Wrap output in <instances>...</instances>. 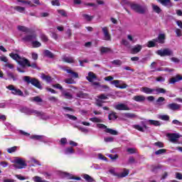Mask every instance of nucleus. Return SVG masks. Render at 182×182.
Masks as SVG:
<instances>
[{
	"label": "nucleus",
	"mask_w": 182,
	"mask_h": 182,
	"mask_svg": "<svg viewBox=\"0 0 182 182\" xmlns=\"http://www.w3.org/2000/svg\"><path fill=\"white\" fill-rule=\"evenodd\" d=\"M17 63L20 65V66H22V68H26L29 65V60L25 58H20L19 60L17 61Z\"/></svg>",
	"instance_id": "4468645a"
},
{
	"label": "nucleus",
	"mask_w": 182,
	"mask_h": 182,
	"mask_svg": "<svg viewBox=\"0 0 182 182\" xmlns=\"http://www.w3.org/2000/svg\"><path fill=\"white\" fill-rule=\"evenodd\" d=\"M105 133H109V134H112V136H117L119 134V132L114 129H112L110 128H107L105 130Z\"/></svg>",
	"instance_id": "c85d7f7f"
},
{
	"label": "nucleus",
	"mask_w": 182,
	"mask_h": 182,
	"mask_svg": "<svg viewBox=\"0 0 182 182\" xmlns=\"http://www.w3.org/2000/svg\"><path fill=\"white\" fill-rule=\"evenodd\" d=\"M143 46L140 45H136L134 48H132V53H139L140 50H141Z\"/></svg>",
	"instance_id": "bb28decb"
},
{
	"label": "nucleus",
	"mask_w": 182,
	"mask_h": 182,
	"mask_svg": "<svg viewBox=\"0 0 182 182\" xmlns=\"http://www.w3.org/2000/svg\"><path fill=\"white\" fill-rule=\"evenodd\" d=\"M121 43L127 48H129L130 46V43L126 39H122Z\"/></svg>",
	"instance_id": "e2e57ef3"
},
{
	"label": "nucleus",
	"mask_w": 182,
	"mask_h": 182,
	"mask_svg": "<svg viewBox=\"0 0 182 182\" xmlns=\"http://www.w3.org/2000/svg\"><path fill=\"white\" fill-rule=\"evenodd\" d=\"M82 16H83L84 19H85L88 22H90V21H92V19H93V16H89L88 14H82Z\"/></svg>",
	"instance_id": "13d9d810"
},
{
	"label": "nucleus",
	"mask_w": 182,
	"mask_h": 182,
	"mask_svg": "<svg viewBox=\"0 0 182 182\" xmlns=\"http://www.w3.org/2000/svg\"><path fill=\"white\" fill-rule=\"evenodd\" d=\"M43 54L46 58H49V59H53V58H55V54H53L49 50H45Z\"/></svg>",
	"instance_id": "a878e982"
},
{
	"label": "nucleus",
	"mask_w": 182,
	"mask_h": 182,
	"mask_svg": "<svg viewBox=\"0 0 182 182\" xmlns=\"http://www.w3.org/2000/svg\"><path fill=\"white\" fill-rule=\"evenodd\" d=\"M104 102H105L102 101V100L98 99L96 100V105L98 106L99 107H102V106H103Z\"/></svg>",
	"instance_id": "69168bd1"
},
{
	"label": "nucleus",
	"mask_w": 182,
	"mask_h": 182,
	"mask_svg": "<svg viewBox=\"0 0 182 182\" xmlns=\"http://www.w3.org/2000/svg\"><path fill=\"white\" fill-rule=\"evenodd\" d=\"M109 172L114 177H119V173H116V171L114 168L109 169Z\"/></svg>",
	"instance_id": "338daca9"
},
{
	"label": "nucleus",
	"mask_w": 182,
	"mask_h": 182,
	"mask_svg": "<svg viewBox=\"0 0 182 182\" xmlns=\"http://www.w3.org/2000/svg\"><path fill=\"white\" fill-rule=\"evenodd\" d=\"M148 122L149 123V124H151L152 126H156V127L161 126V123L159 121L149 119V120H148Z\"/></svg>",
	"instance_id": "2f4dec72"
},
{
	"label": "nucleus",
	"mask_w": 182,
	"mask_h": 182,
	"mask_svg": "<svg viewBox=\"0 0 182 182\" xmlns=\"http://www.w3.org/2000/svg\"><path fill=\"white\" fill-rule=\"evenodd\" d=\"M166 98L163 97H159L156 100V106H163L162 102H165Z\"/></svg>",
	"instance_id": "72a5a7b5"
},
{
	"label": "nucleus",
	"mask_w": 182,
	"mask_h": 182,
	"mask_svg": "<svg viewBox=\"0 0 182 182\" xmlns=\"http://www.w3.org/2000/svg\"><path fill=\"white\" fill-rule=\"evenodd\" d=\"M76 96H77V97H80V99H86V98H87V94H86V93H85L82 91H80V92H77Z\"/></svg>",
	"instance_id": "f704fd0d"
},
{
	"label": "nucleus",
	"mask_w": 182,
	"mask_h": 182,
	"mask_svg": "<svg viewBox=\"0 0 182 182\" xmlns=\"http://www.w3.org/2000/svg\"><path fill=\"white\" fill-rule=\"evenodd\" d=\"M160 168H161V166H156V165L151 166V171H152V173H158Z\"/></svg>",
	"instance_id": "e433bc0d"
},
{
	"label": "nucleus",
	"mask_w": 182,
	"mask_h": 182,
	"mask_svg": "<svg viewBox=\"0 0 182 182\" xmlns=\"http://www.w3.org/2000/svg\"><path fill=\"white\" fill-rule=\"evenodd\" d=\"M58 13L60 14V15H61V16H64L65 18H66V16H68V14H66V11L61 9V10H57Z\"/></svg>",
	"instance_id": "052dcab7"
},
{
	"label": "nucleus",
	"mask_w": 182,
	"mask_h": 182,
	"mask_svg": "<svg viewBox=\"0 0 182 182\" xmlns=\"http://www.w3.org/2000/svg\"><path fill=\"white\" fill-rule=\"evenodd\" d=\"M75 153V151L72 147H68L65 150V154H73Z\"/></svg>",
	"instance_id": "3c124183"
},
{
	"label": "nucleus",
	"mask_w": 182,
	"mask_h": 182,
	"mask_svg": "<svg viewBox=\"0 0 182 182\" xmlns=\"http://www.w3.org/2000/svg\"><path fill=\"white\" fill-rule=\"evenodd\" d=\"M114 109H116V110H130V107H129L127 105L123 103L115 105Z\"/></svg>",
	"instance_id": "2eb2a0df"
},
{
	"label": "nucleus",
	"mask_w": 182,
	"mask_h": 182,
	"mask_svg": "<svg viewBox=\"0 0 182 182\" xmlns=\"http://www.w3.org/2000/svg\"><path fill=\"white\" fill-rule=\"evenodd\" d=\"M102 33L104 35V41H112V36L109 33L107 27L102 28Z\"/></svg>",
	"instance_id": "9b49d317"
},
{
	"label": "nucleus",
	"mask_w": 182,
	"mask_h": 182,
	"mask_svg": "<svg viewBox=\"0 0 182 182\" xmlns=\"http://www.w3.org/2000/svg\"><path fill=\"white\" fill-rule=\"evenodd\" d=\"M109 120H116L117 119V115H116V112H111L108 115Z\"/></svg>",
	"instance_id": "79ce46f5"
},
{
	"label": "nucleus",
	"mask_w": 182,
	"mask_h": 182,
	"mask_svg": "<svg viewBox=\"0 0 182 182\" xmlns=\"http://www.w3.org/2000/svg\"><path fill=\"white\" fill-rule=\"evenodd\" d=\"M104 141H105V143H112L114 141V138L112 136L105 137Z\"/></svg>",
	"instance_id": "4d7b16f0"
},
{
	"label": "nucleus",
	"mask_w": 182,
	"mask_h": 182,
	"mask_svg": "<svg viewBox=\"0 0 182 182\" xmlns=\"http://www.w3.org/2000/svg\"><path fill=\"white\" fill-rule=\"evenodd\" d=\"M100 52H101V55H103V53H110V52H112V49L107 47H101Z\"/></svg>",
	"instance_id": "c9c22d12"
},
{
	"label": "nucleus",
	"mask_w": 182,
	"mask_h": 182,
	"mask_svg": "<svg viewBox=\"0 0 182 182\" xmlns=\"http://www.w3.org/2000/svg\"><path fill=\"white\" fill-rule=\"evenodd\" d=\"M136 163H137V161H136V159H134V157L133 156H129L128 159V164H135Z\"/></svg>",
	"instance_id": "6e6d98bb"
},
{
	"label": "nucleus",
	"mask_w": 182,
	"mask_h": 182,
	"mask_svg": "<svg viewBox=\"0 0 182 182\" xmlns=\"http://www.w3.org/2000/svg\"><path fill=\"white\" fill-rule=\"evenodd\" d=\"M67 73H70V75H72V77H75V79H77L79 77V74L70 69L66 70Z\"/></svg>",
	"instance_id": "473e14b6"
},
{
	"label": "nucleus",
	"mask_w": 182,
	"mask_h": 182,
	"mask_svg": "<svg viewBox=\"0 0 182 182\" xmlns=\"http://www.w3.org/2000/svg\"><path fill=\"white\" fill-rule=\"evenodd\" d=\"M133 100L135 102H144V100H146V97L144 95H136L133 97Z\"/></svg>",
	"instance_id": "cd10ccee"
},
{
	"label": "nucleus",
	"mask_w": 182,
	"mask_h": 182,
	"mask_svg": "<svg viewBox=\"0 0 182 182\" xmlns=\"http://www.w3.org/2000/svg\"><path fill=\"white\" fill-rule=\"evenodd\" d=\"M31 43L33 48H41V46H42V43L38 41H33Z\"/></svg>",
	"instance_id": "49530a36"
},
{
	"label": "nucleus",
	"mask_w": 182,
	"mask_h": 182,
	"mask_svg": "<svg viewBox=\"0 0 182 182\" xmlns=\"http://www.w3.org/2000/svg\"><path fill=\"white\" fill-rule=\"evenodd\" d=\"M180 80H182V77L181 75H176L175 77H172L169 80V83H171V85H174V83H176V82H180Z\"/></svg>",
	"instance_id": "412c9836"
},
{
	"label": "nucleus",
	"mask_w": 182,
	"mask_h": 182,
	"mask_svg": "<svg viewBox=\"0 0 182 182\" xmlns=\"http://www.w3.org/2000/svg\"><path fill=\"white\" fill-rule=\"evenodd\" d=\"M112 65H115L116 66H122L123 63L120 60H114L112 62Z\"/></svg>",
	"instance_id": "bf43d9fd"
},
{
	"label": "nucleus",
	"mask_w": 182,
	"mask_h": 182,
	"mask_svg": "<svg viewBox=\"0 0 182 182\" xmlns=\"http://www.w3.org/2000/svg\"><path fill=\"white\" fill-rule=\"evenodd\" d=\"M140 123H141V125L134 124L132 125V127L133 129L138 130V132H141L142 133H144V130H147V129H149V127H147L144 121H141Z\"/></svg>",
	"instance_id": "0eeeda50"
},
{
	"label": "nucleus",
	"mask_w": 182,
	"mask_h": 182,
	"mask_svg": "<svg viewBox=\"0 0 182 182\" xmlns=\"http://www.w3.org/2000/svg\"><path fill=\"white\" fill-rule=\"evenodd\" d=\"M87 80H88V82H93V79H97V77L96 76V75H95V73H92V72H89L88 73V76L86 77Z\"/></svg>",
	"instance_id": "b1692460"
},
{
	"label": "nucleus",
	"mask_w": 182,
	"mask_h": 182,
	"mask_svg": "<svg viewBox=\"0 0 182 182\" xmlns=\"http://www.w3.org/2000/svg\"><path fill=\"white\" fill-rule=\"evenodd\" d=\"M37 37L38 36L36 35V33H33L26 36L22 38V41H23L24 42H33V41H36Z\"/></svg>",
	"instance_id": "9d476101"
},
{
	"label": "nucleus",
	"mask_w": 182,
	"mask_h": 182,
	"mask_svg": "<svg viewBox=\"0 0 182 182\" xmlns=\"http://www.w3.org/2000/svg\"><path fill=\"white\" fill-rule=\"evenodd\" d=\"M51 4L53 5V6H60V3L59 2V0L51 1Z\"/></svg>",
	"instance_id": "0e129e2a"
},
{
	"label": "nucleus",
	"mask_w": 182,
	"mask_h": 182,
	"mask_svg": "<svg viewBox=\"0 0 182 182\" xmlns=\"http://www.w3.org/2000/svg\"><path fill=\"white\" fill-rule=\"evenodd\" d=\"M40 38L42 41V42H48L49 41V38H48V36L43 33L40 35Z\"/></svg>",
	"instance_id": "603ef678"
},
{
	"label": "nucleus",
	"mask_w": 182,
	"mask_h": 182,
	"mask_svg": "<svg viewBox=\"0 0 182 182\" xmlns=\"http://www.w3.org/2000/svg\"><path fill=\"white\" fill-rule=\"evenodd\" d=\"M41 79L43 80H46V82H47V83H50V82H52V77H50L49 75H46L45 74L41 75Z\"/></svg>",
	"instance_id": "c756f323"
},
{
	"label": "nucleus",
	"mask_w": 182,
	"mask_h": 182,
	"mask_svg": "<svg viewBox=\"0 0 182 182\" xmlns=\"http://www.w3.org/2000/svg\"><path fill=\"white\" fill-rule=\"evenodd\" d=\"M62 59L63 62H65L66 63H75V59L73 57H68L64 55Z\"/></svg>",
	"instance_id": "4be33fe9"
},
{
	"label": "nucleus",
	"mask_w": 182,
	"mask_h": 182,
	"mask_svg": "<svg viewBox=\"0 0 182 182\" xmlns=\"http://www.w3.org/2000/svg\"><path fill=\"white\" fill-rule=\"evenodd\" d=\"M17 29L18 31H20L21 32H24L25 33H32V29L26 27V26H17Z\"/></svg>",
	"instance_id": "dca6fc26"
},
{
	"label": "nucleus",
	"mask_w": 182,
	"mask_h": 182,
	"mask_svg": "<svg viewBox=\"0 0 182 182\" xmlns=\"http://www.w3.org/2000/svg\"><path fill=\"white\" fill-rule=\"evenodd\" d=\"M63 96H64V97L65 99H73V95H72V94H70V92H63Z\"/></svg>",
	"instance_id": "37998d69"
},
{
	"label": "nucleus",
	"mask_w": 182,
	"mask_h": 182,
	"mask_svg": "<svg viewBox=\"0 0 182 182\" xmlns=\"http://www.w3.org/2000/svg\"><path fill=\"white\" fill-rule=\"evenodd\" d=\"M107 156L111 159L112 161H116L119 159V155H117V154H115L114 155L108 154Z\"/></svg>",
	"instance_id": "4c0bfd02"
},
{
	"label": "nucleus",
	"mask_w": 182,
	"mask_h": 182,
	"mask_svg": "<svg viewBox=\"0 0 182 182\" xmlns=\"http://www.w3.org/2000/svg\"><path fill=\"white\" fill-rule=\"evenodd\" d=\"M141 92L146 95H160V93H166L167 91L164 88H150L148 87H143L141 88Z\"/></svg>",
	"instance_id": "f03ea898"
},
{
	"label": "nucleus",
	"mask_w": 182,
	"mask_h": 182,
	"mask_svg": "<svg viewBox=\"0 0 182 182\" xmlns=\"http://www.w3.org/2000/svg\"><path fill=\"white\" fill-rule=\"evenodd\" d=\"M6 89H9V90L11 91L12 95H14L15 96H25L23 95V92L20 89L16 88L15 86L13 85H10L6 87Z\"/></svg>",
	"instance_id": "39448f33"
},
{
	"label": "nucleus",
	"mask_w": 182,
	"mask_h": 182,
	"mask_svg": "<svg viewBox=\"0 0 182 182\" xmlns=\"http://www.w3.org/2000/svg\"><path fill=\"white\" fill-rule=\"evenodd\" d=\"M157 55L161 57L164 56H173V50L168 49V48H165L164 50H159L157 51Z\"/></svg>",
	"instance_id": "6e6552de"
},
{
	"label": "nucleus",
	"mask_w": 182,
	"mask_h": 182,
	"mask_svg": "<svg viewBox=\"0 0 182 182\" xmlns=\"http://www.w3.org/2000/svg\"><path fill=\"white\" fill-rule=\"evenodd\" d=\"M19 110L21 113H24L28 116H31V114H36V113H38V110L33 109L32 108H29L28 107H21L19 109Z\"/></svg>",
	"instance_id": "423d86ee"
},
{
	"label": "nucleus",
	"mask_w": 182,
	"mask_h": 182,
	"mask_svg": "<svg viewBox=\"0 0 182 182\" xmlns=\"http://www.w3.org/2000/svg\"><path fill=\"white\" fill-rule=\"evenodd\" d=\"M46 136L43 135H33L30 136V139L32 140H38V141H42L43 143H48L46 140H45Z\"/></svg>",
	"instance_id": "ddd939ff"
},
{
	"label": "nucleus",
	"mask_w": 182,
	"mask_h": 182,
	"mask_svg": "<svg viewBox=\"0 0 182 182\" xmlns=\"http://www.w3.org/2000/svg\"><path fill=\"white\" fill-rule=\"evenodd\" d=\"M151 6H152L153 11H154V12H156V14H160L161 12V9H160V7H159V6L152 4Z\"/></svg>",
	"instance_id": "a19ab883"
},
{
	"label": "nucleus",
	"mask_w": 182,
	"mask_h": 182,
	"mask_svg": "<svg viewBox=\"0 0 182 182\" xmlns=\"http://www.w3.org/2000/svg\"><path fill=\"white\" fill-rule=\"evenodd\" d=\"M14 10L20 12V14H23V12H25V7L16 6L14 7Z\"/></svg>",
	"instance_id": "ea45409f"
},
{
	"label": "nucleus",
	"mask_w": 182,
	"mask_h": 182,
	"mask_svg": "<svg viewBox=\"0 0 182 182\" xmlns=\"http://www.w3.org/2000/svg\"><path fill=\"white\" fill-rule=\"evenodd\" d=\"M62 174L63 177H66L69 180H81L80 177H75L73 174H70V173L68 172H63Z\"/></svg>",
	"instance_id": "f3484780"
},
{
	"label": "nucleus",
	"mask_w": 182,
	"mask_h": 182,
	"mask_svg": "<svg viewBox=\"0 0 182 182\" xmlns=\"http://www.w3.org/2000/svg\"><path fill=\"white\" fill-rule=\"evenodd\" d=\"M154 41L161 44L165 43L166 34L160 33L156 38L154 39Z\"/></svg>",
	"instance_id": "f8f14e48"
},
{
	"label": "nucleus",
	"mask_w": 182,
	"mask_h": 182,
	"mask_svg": "<svg viewBox=\"0 0 182 182\" xmlns=\"http://www.w3.org/2000/svg\"><path fill=\"white\" fill-rule=\"evenodd\" d=\"M36 116H37V117H41L42 120H48V119H49V117L45 115V113H43V112L37 111V113H36Z\"/></svg>",
	"instance_id": "393cba45"
},
{
	"label": "nucleus",
	"mask_w": 182,
	"mask_h": 182,
	"mask_svg": "<svg viewBox=\"0 0 182 182\" xmlns=\"http://www.w3.org/2000/svg\"><path fill=\"white\" fill-rule=\"evenodd\" d=\"M13 163H15V164L13 165V167H14L16 170H21L22 168H25L28 166L25 160L19 157H16Z\"/></svg>",
	"instance_id": "20e7f679"
},
{
	"label": "nucleus",
	"mask_w": 182,
	"mask_h": 182,
	"mask_svg": "<svg viewBox=\"0 0 182 182\" xmlns=\"http://www.w3.org/2000/svg\"><path fill=\"white\" fill-rule=\"evenodd\" d=\"M156 41H154V39H153L152 41H149L147 43V47L148 48H154V46H156Z\"/></svg>",
	"instance_id": "864d4df0"
},
{
	"label": "nucleus",
	"mask_w": 182,
	"mask_h": 182,
	"mask_svg": "<svg viewBox=\"0 0 182 182\" xmlns=\"http://www.w3.org/2000/svg\"><path fill=\"white\" fill-rule=\"evenodd\" d=\"M130 8L134 12H136V14H139L140 15H145V14H147L149 12V9H147V6H143L140 4H129Z\"/></svg>",
	"instance_id": "f257e3e1"
},
{
	"label": "nucleus",
	"mask_w": 182,
	"mask_h": 182,
	"mask_svg": "<svg viewBox=\"0 0 182 182\" xmlns=\"http://www.w3.org/2000/svg\"><path fill=\"white\" fill-rule=\"evenodd\" d=\"M83 178L86 180L87 182L95 181V179H93V178H92V176H89L88 174H84Z\"/></svg>",
	"instance_id": "c03bdc74"
},
{
	"label": "nucleus",
	"mask_w": 182,
	"mask_h": 182,
	"mask_svg": "<svg viewBox=\"0 0 182 182\" xmlns=\"http://www.w3.org/2000/svg\"><path fill=\"white\" fill-rule=\"evenodd\" d=\"M33 180L34 182H49L48 181L42 179V178H41L40 176H34L33 177Z\"/></svg>",
	"instance_id": "09e8293b"
},
{
	"label": "nucleus",
	"mask_w": 182,
	"mask_h": 182,
	"mask_svg": "<svg viewBox=\"0 0 182 182\" xmlns=\"http://www.w3.org/2000/svg\"><path fill=\"white\" fill-rule=\"evenodd\" d=\"M23 82H26L27 85H32L35 87H37V89H40V90H42L43 87H42V85H41V82L39 80L35 78V77H31L29 76H24L23 77Z\"/></svg>",
	"instance_id": "7ed1b4c3"
},
{
	"label": "nucleus",
	"mask_w": 182,
	"mask_h": 182,
	"mask_svg": "<svg viewBox=\"0 0 182 182\" xmlns=\"http://www.w3.org/2000/svg\"><path fill=\"white\" fill-rule=\"evenodd\" d=\"M163 6H166V8H171L173 6V3H171V0H158Z\"/></svg>",
	"instance_id": "a211bd4d"
},
{
	"label": "nucleus",
	"mask_w": 182,
	"mask_h": 182,
	"mask_svg": "<svg viewBox=\"0 0 182 182\" xmlns=\"http://www.w3.org/2000/svg\"><path fill=\"white\" fill-rule=\"evenodd\" d=\"M124 117H127V119H136L137 116L136 114L127 112L124 114Z\"/></svg>",
	"instance_id": "7c9ffc66"
},
{
	"label": "nucleus",
	"mask_w": 182,
	"mask_h": 182,
	"mask_svg": "<svg viewBox=\"0 0 182 182\" xmlns=\"http://www.w3.org/2000/svg\"><path fill=\"white\" fill-rule=\"evenodd\" d=\"M32 102H36V103H42L43 100L39 96L34 97L31 99Z\"/></svg>",
	"instance_id": "8fccbe9b"
},
{
	"label": "nucleus",
	"mask_w": 182,
	"mask_h": 182,
	"mask_svg": "<svg viewBox=\"0 0 182 182\" xmlns=\"http://www.w3.org/2000/svg\"><path fill=\"white\" fill-rule=\"evenodd\" d=\"M167 137L169 139V141H171V143H176L178 141L180 134L177 133L168 134Z\"/></svg>",
	"instance_id": "1a4fd4ad"
},
{
	"label": "nucleus",
	"mask_w": 182,
	"mask_h": 182,
	"mask_svg": "<svg viewBox=\"0 0 182 182\" xmlns=\"http://www.w3.org/2000/svg\"><path fill=\"white\" fill-rule=\"evenodd\" d=\"M7 77L9 80L12 79L14 82H16V80H18V75H14V73L7 72Z\"/></svg>",
	"instance_id": "5701e85b"
},
{
	"label": "nucleus",
	"mask_w": 182,
	"mask_h": 182,
	"mask_svg": "<svg viewBox=\"0 0 182 182\" xmlns=\"http://www.w3.org/2000/svg\"><path fill=\"white\" fill-rule=\"evenodd\" d=\"M10 58L14 59V60H16L17 62L21 59V56H19L18 54H15L14 53H11L9 54Z\"/></svg>",
	"instance_id": "58836bf2"
},
{
	"label": "nucleus",
	"mask_w": 182,
	"mask_h": 182,
	"mask_svg": "<svg viewBox=\"0 0 182 182\" xmlns=\"http://www.w3.org/2000/svg\"><path fill=\"white\" fill-rule=\"evenodd\" d=\"M90 122H92L93 123H102L103 122L101 119L97 117H92L90 119Z\"/></svg>",
	"instance_id": "5fc2aeb1"
},
{
	"label": "nucleus",
	"mask_w": 182,
	"mask_h": 182,
	"mask_svg": "<svg viewBox=\"0 0 182 182\" xmlns=\"http://www.w3.org/2000/svg\"><path fill=\"white\" fill-rule=\"evenodd\" d=\"M166 151H167V149H159L158 151H155V154L156 156H160L161 154H166Z\"/></svg>",
	"instance_id": "de8ad7c7"
},
{
	"label": "nucleus",
	"mask_w": 182,
	"mask_h": 182,
	"mask_svg": "<svg viewBox=\"0 0 182 182\" xmlns=\"http://www.w3.org/2000/svg\"><path fill=\"white\" fill-rule=\"evenodd\" d=\"M65 116L70 119V120H77V117H76L74 115H71V114H65Z\"/></svg>",
	"instance_id": "774afa93"
},
{
	"label": "nucleus",
	"mask_w": 182,
	"mask_h": 182,
	"mask_svg": "<svg viewBox=\"0 0 182 182\" xmlns=\"http://www.w3.org/2000/svg\"><path fill=\"white\" fill-rule=\"evenodd\" d=\"M159 119L164 120L165 122H168L170 120V117L167 114L159 115Z\"/></svg>",
	"instance_id": "a18cd8bd"
},
{
	"label": "nucleus",
	"mask_w": 182,
	"mask_h": 182,
	"mask_svg": "<svg viewBox=\"0 0 182 182\" xmlns=\"http://www.w3.org/2000/svg\"><path fill=\"white\" fill-rule=\"evenodd\" d=\"M129 173H130V170L127 168H123V172L121 173H118V178H123L124 177H127Z\"/></svg>",
	"instance_id": "aec40b11"
},
{
	"label": "nucleus",
	"mask_w": 182,
	"mask_h": 182,
	"mask_svg": "<svg viewBox=\"0 0 182 182\" xmlns=\"http://www.w3.org/2000/svg\"><path fill=\"white\" fill-rule=\"evenodd\" d=\"M167 107L168 109H170V110H179V109L181 107V105L176 103H171L168 104Z\"/></svg>",
	"instance_id": "6ab92c4d"
},
{
	"label": "nucleus",
	"mask_w": 182,
	"mask_h": 182,
	"mask_svg": "<svg viewBox=\"0 0 182 182\" xmlns=\"http://www.w3.org/2000/svg\"><path fill=\"white\" fill-rule=\"evenodd\" d=\"M17 149H18V146H13V147L9 148L7 149V151L9 154L15 153V151H16Z\"/></svg>",
	"instance_id": "680f3d73"
}]
</instances>
